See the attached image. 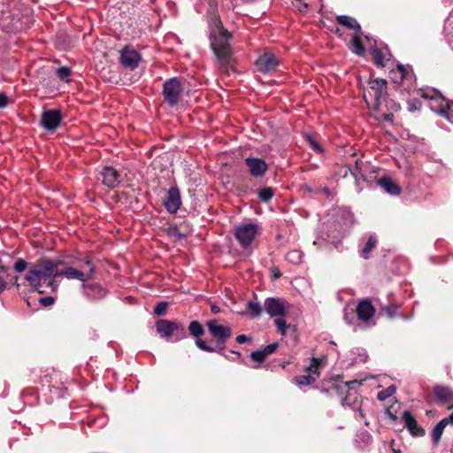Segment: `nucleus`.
<instances>
[{
    "label": "nucleus",
    "mask_w": 453,
    "mask_h": 453,
    "mask_svg": "<svg viewBox=\"0 0 453 453\" xmlns=\"http://www.w3.org/2000/svg\"><path fill=\"white\" fill-rule=\"evenodd\" d=\"M336 21L349 28L353 29L356 32V35L352 37L350 41V49L351 50L358 56H364L365 54V46L363 42V38L369 42L370 39L368 36L364 35L361 32V27L358 22L352 17L347 15H339L336 17Z\"/></svg>",
    "instance_id": "20e7f679"
},
{
    "label": "nucleus",
    "mask_w": 453,
    "mask_h": 453,
    "mask_svg": "<svg viewBox=\"0 0 453 453\" xmlns=\"http://www.w3.org/2000/svg\"><path fill=\"white\" fill-rule=\"evenodd\" d=\"M25 279L29 282V285L33 288L34 290L42 293V278L35 265L32 268L29 269L26 274Z\"/></svg>",
    "instance_id": "412c9836"
},
{
    "label": "nucleus",
    "mask_w": 453,
    "mask_h": 453,
    "mask_svg": "<svg viewBox=\"0 0 453 453\" xmlns=\"http://www.w3.org/2000/svg\"><path fill=\"white\" fill-rule=\"evenodd\" d=\"M277 348H278V343L273 342V343L268 344L262 349L265 352V357H267L268 355L273 353L277 349Z\"/></svg>",
    "instance_id": "ea45409f"
},
{
    "label": "nucleus",
    "mask_w": 453,
    "mask_h": 453,
    "mask_svg": "<svg viewBox=\"0 0 453 453\" xmlns=\"http://www.w3.org/2000/svg\"><path fill=\"white\" fill-rule=\"evenodd\" d=\"M382 310L389 318H394L396 315L397 306H395V305L386 306Z\"/></svg>",
    "instance_id": "58836bf2"
},
{
    "label": "nucleus",
    "mask_w": 453,
    "mask_h": 453,
    "mask_svg": "<svg viewBox=\"0 0 453 453\" xmlns=\"http://www.w3.org/2000/svg\"><path fill=\"white\" fill-rule=\"evenodd\" d=\"M2 272H5V268L4 266L1 267Z\"/></svg>",
    "instance_id": "4d7b16f0"
},
{
    "label": "nucleus",
    "mask_w": 453,
    "mask_h": 453,
    "mask_svg": "<svg viewBox=\"0 0 453 453\" xmlns=\"http://www.w3.org/2000/svg\"><path fill=\"white\" fill-rule=\"evenodd\" d=\"M280 275V273H274V277H275V278L279 277Z\"/></svg>",
    "instance_id": "6e6d98bb"
},
{
    "label": "nucleus",
    "mask_w": 453,
    "mask_h": 453,
    "mask_svg": "<svg viewBox=\"0 0 453 453\" xmlns=\"http://www.w3.org/2000/svg\"><path fill=\"white\" fill-rule=\"evenodd\" d=\"M181 204L180 190L177 187H171L167 192V196L164 201V205L168 212L175 213Z\"/></svg>",
    "instance_id": "f3484780"
},
{
    "label": "nucleus",
    "mask_w": 453,
    "mask_h": 453,
    "mask_svg": "<svg viewBox=\"0 0 453 453\" xmlns=\"http://www.w3.org/2000/svg\"><path fill=\"white\" fill-rule=\"evenodd\" d=\"M85 265L88 267L87 271H81L72 266H63L60 269L59 276H64L68 280H78L82 283L88 280L93 279L96 273L95 266L92 265L89 259L85 261Z\"/></svg>",
    "instance_id": "6e6552de"
},
{
    "label": "nucleus",
    "mask_w": 453,
    "mask_h": 453,
    "mask_svg": "<svg viewBox=\"0 0 453 453\" xmlns=\"http://www.w3.org/2000/svg\"><path fill=\"white\" fill-rule=\"evenodd\" d=\"M393 119V115L392 114H387L385 115V120L387 121H391Z\"/></svg>",
    "instance_id": "603ef678"
},
{
    "label": "nucleus",
    "mask_w": 453,
    "mask_h": 453,
    "mask_svg": "<svg viewBox=\"0 0 453 453\" xmlns=\"http://www.w3.org/2000/svg\"><path fill=\"white\" fill-rule=\"evenodd\" d=\"M182 87L178 78H171L163 84V96L165 103L170 106L176 105L182 93Z\"/></svg>",
    "instance_id": "1a4fd4ad"
},
{
    "label": "nucleus",
    "mask_w": 453,
    "mask_h": 453,
    "mask_svg": "<svg viewBox=\"0 0 453 453\" xmlns=\"http://www.w3.org/2000/svg\"><path fill=\"white\" fill-rule=\"evenodd\" d=\"M434 395L436 400L442 403H449L453 401V391L450 388L446 386H435Z\"/></svg>",
    "instance_id": "aec40b11"
},
{
    "label": "nucleus",
    "mask_w": 453,
    "mask_h": 453,
    "mask_svg": "<svg viewBox=\"0 0 453 453\" xmlns=\"http://www.w3.org/2000/svg\"><path fill=\"white\" fill-rule=\"evenodd\" d=\"M188 331L190 334L199 337L203 334L204 331L203 326L198 321H192L188 326Z\"/></svg>",
    "instance_id": "c85d7f7f"
},
{
    "label": "nucleus",
    "mask_w": 453,
    "mask_h": 453,
    "mask_svg": "<svg viewBox=\"0 0 453 453\" xmlns=\"http://www.w3.org/2000/svg\"><path fill=\"white\" fill-rule=\"evenodd\" d=\"M6 288V282L3 277L0 276V292L4 291Z\"/></svg>",
    "instance_id": "de8ad7c7"
},
{
    "label": "nucleus",
    "mask_w": 453,
    "mask_h": 453,
    "mask_svg": "<svg viewBox=\"0 0 453 453\" xmlns=\"http://www.w3.org/2000/svg\"><path fill=\"white\" fill-rule=\"evenodd\" d=\"M397 69L401 73V78L403 79L405 76V72H406L405 67L403 65L398 64Z\"/></svg>",
    "instance_id": "49530a36"
},
{
    "label": "nucleus",
    "mask_w": 453,
    "mask_h": 453,
    "mask_svg": "<svg viewBox=\"0 0 453 453\" xmlns=\"http://www.w3.org/2000/svg\"><path fill=\"white\" fill-rule=\"evenodd\" d=\"M378 184L389 195L398 196L401 193V188L389 178L383 177L379 179Z\"/></svg>",
    "instance_id": "5701e85b"
},
{
    "label": "nucleus",
    "mask_w": 453,
    "mask_h": 453,
    "mask_svg": "<svg viewBox=\"0 0 453 453\" xmlns=\"http://www.w3.org/2000/svg\"><path fill=\"white\" fill-rule=\"evenodd\" d=\"M255 65L258 72L271 74L277 71L280 61L272 52H265L258 57Z\"/></svg>",
    "instance_id": "9b49d317"
},
{
    "label": "nucleus",
    "mask_w": 453,
    "mask_h": 453,
    "mask_svg": "<svg viewBox=\"0 0 453 453\" xmlns=\"http://www.w3.org/2000/svg\"><path fill=\"white\" fill-rule=\"evenodd\" d=\"M419 95L430 100L431 110L440 113L441 116L453 122V101L446 100L439 91L428 89L426 91L420 89Z\"/></svg>",
    "instance_id": "7ed1b4c3"
},
{
    "label": "nucleus",
    "mask_w": 453,
    "mask_h": 453,
    "mask_svg": "<svg viewBox=\"0 0 453 453\" xmlns=\"http://www.w3.org/2000/svg\"><path fill=\"white\" fill-rule=\"evenodd\" d=\"M395 392V388L394 386H389L384 390H381L378 393V399L380 401L386 400L388 397L394 395Z\"/></svg>",
    "instance_id": "2f4dec72"
},
{
    "label": "nucleus",
    "mask_w": 453,
    "mask_h": 453,
    "mask_svg": "<svg viewBox=\"0 0 453 453\" xmlns=\"http://www.w3.org/2000/svg\"><path fill=\"white\" fill-rule=\"evenodd\" d=\"M247 311L252 318H258L262 313V308L257 302L250 301L247 303Z\"/></svg>",
    "instance_id": "a878e982"
},
{
    "label": "nucleus",
    "mask_w": 453,
    "mask_h": 453,
    "mask_svg": "<svg viewBox=\"0 0 453 453\" xmlns=\"http://www.w3.org/2000/svg\"><path fill=\"white\" fill-rule=\"evenodd\" d=\"M376 243H377V240H376L375 236L371 235L368 238L365 247L361 250L362 257H364L365 259L369 258L370 253L375 248Z\"/></svg>",
    "instance_id": "393cba45"
},
{
    "label": "nucleus",
    "mask_w": 453,
    "mask_h": 453,
    "mask_svg": "<svg viewBox=\"0 0 453 453\" xmlns=\"http://www.w3.org/2000/svg\"><path fill=\"white\" fill-rule=\"evenodd\" d=\"M250 357L252 358V360L258 362V363L263 362L266 358L263 349H257V350L253 351L250 354Z\"/></svg>",
    "instance_id": "f704fd0d"
},
{
    "label": "nucleus",
    "mask_w": 453,
    "mask_h": 453,
    "mask_svg": "<svg viewBox=\"0 0 453 453\" xmlns=\"http://www.w3.org/2000/svg\"><path fill=\"white\" fill-rule=\"evenodd\" d=\"M236 342L240 344H242V343H245L247 342H250L251 341V338L245 335V334H240L236 337Z\"/></svg>",
    "instance_id": "c03bdc74"
},
{
    "label": "nucleus",
    "mask_w": 453,
    "mask_h": 453,
    "mask_svg": "<svg viewBox=\"0 0 453 453\" xmlns=\"http://www.w3.org/2000/svg\"><path fill=\"white\" fill-rule=\"evenodd\" d=\"M417 109H418V107H417L415 104H410L409 110H410L411 111H415V110H417Z\"/></svg>",
    "instance_id": "864d4df0"
},
{
    "label": "nucleus",
    "mask_w": 453,
    "mask_h": 453,
    "mask_svg": "<svg viewBox=\"0 0 453 453\" xmlns=\"http://www.w3.org/2000/svg\"><path fill=\"white\" fill-rule=\"evenodd\" d=\"M295 382L297 385L307 386L315 382V378L311 374L300 375L294 378Z\"/></svg>",
    "instance_id": "c756f323"
},
{
    "label": "nucleus",
    "mask_w": 453,
    "mask_h": 453,
    "mask_svg": "<svg viewBox=\"0 0 453 453\" xmlns=\"http://www.w3.org/2000/svg\"><path fill=\"white\" fill-rule=\"evenodd\" d=\"M9 99L4 92L0 93V109L4 108L8 105Z\"/></svg>",
    "instance_id": "37998d69"
},
{
    "label": "nucleus",
    "mask_w": 453,
    "mask_h": 453,
    "mask_svg": "<svg viewBox=\"0 0 453 453\" xmlns=\"http://www.w3.org/2000/svg\"><path fill=\"white\" fill-rule=\"evenodd\" d=\"M319 365H320V361L317 358H312L310 365L307 367V371L310 373H313V374L318 373Z\"/></svg>",
    "instance_id": "e433bc0d"
},
{
    "label": "nucleus",
    "mask_w": 453,
    "mask_h": 453,
    "mask_svg": "<svg viewBox=\"0 0 453 453\" xmlns=\"http://www.w3.org/2000/svg\"><path fill=\"white\" fill-rule=\"evenodd\" d=\"M48 285L52 288V290H55L58 288V285L55 284L54 280H50Z\"/></svg>",
    "instance_id": "09e8293b"
},
{
    "label": "nucleus",
    "mask_w": 453,
    "mask_h": 453,
    "mask_svg": "<svg viewBox=\"0 0 453 453\" xmlns=\"http://www.w3.org/2000/svg\"><path fill=\"white\" fill-rule=\"evenodd\" d=\"M58 78L64 82H70L71 69L67 66H60L56 70Z\"/></svg>",
    "instance_id": "bb28decb"
},
{
    "label": "nucleus",
    "mask_w": 453,
    "mask_h": 453,
    "mask_svg": "<svg viewBox=\"0 0 453 453\" xmlns=\"http://www.w3.org/2000/svg\"><path fill=\"white\" fill-rule=\"evenodd\" d=\"M447 426L446 419H441L433 429L432 431V441L434 444H437L443 434L444 428Z\"/></svg>",
    "instance_id": "b1692460"
},
{
    "label": "nucleus",
    "mask_w": 453,
    "mask_h": 453,
    "mask_svg": "<svg viewBox=\"0 0 453 453\" xmlns=\"http://www.w3.org/2000/svg\"><path fill=\"white\" fill-rule=\"evenodd\" d=\"M372 55L373 57L374 64L378 67H383L384 66L383 61H384L385 56L376 48L372 49Z\"/></svg>",
    "instance_id": "7c9ffc66"
},
{
    "label": "nucleus",
    "mask_w": 453,
    "mask_h": 453,
    "mask_svg": "<svg viewBox=\"0 0 453 453\" xmlns=\"http://www.w3.org/2000/svg\"><path fill=\"white\" fill-rule=\"evenodd\" d=\"M257 234L258 226L255 223L242 224L234 229V236L243 249L250 247Z\"/></svg>",
    "instance_id": "0eeeda50"
},
{
    "label": "nucleus",
    "mask_w": 453,
    "mask_h": 453,
    "mask_svg": "<svg viewBox=\"0 0 453 453\" xmlns=\"http://www.w3.org/2000/svg\"><path fill=\"white\" fill-rule=\"evenodd\" d=\"M273 195H274V192L272 188L266 187V188H263L257 191L258 198L263 203H266L269 200H271L272 197L273 196Z\"/></svg>",
    "instance_id": "cd10ccee"
},
{
    "label": "nucleus",
    "mask_w": 453,
    "mask_h": 453,
    "mask_svg": "<svg viewBox=\"0 0 453 453\" xmlns=\"http://www.w3.org/2000/svg\"><path fill=\"white\" fill-rule=\"evenodd\" d=\"M403 420L404 422L405 426L412 434L421 435L424 433L423 429L418 427L415 418L409 411L403 412Z\"/></svg>",
    "instance_id": "4be33fe9"
},
{
    "label": "nucleus",
    "mask_w": 453,
    "mask_h": 453,
    "mask_svg": "<svg viewBox=\"0 0 453 453\" xmlns=\"http://www.w3.org/2000/svg\"><path fill=\"white\" fill-rule=\"evenodd\" d=\"M444 419H446L447 425L448 424L453 425V412L449 416V418H445Z\"/></svg>",
    "instance_id": "8fccbe9b"
},
{
    "label": "nucleus",
    "mask_w": 453,
    "mask_h": 453,
    "mask_svg": "<svg viewBox=\"0 0 453 453\" xmlns=\"http://www.w3.org/2000/svg\"><path fill=\"white\" fill-rule=\"evenodd\" d=\"M287 259L292 263L298 264L302 261V255L298 250H292L286 256Z\"/></svg>",
    "instance_id": "473e14b6"
},
{
    "label": "nucleus",
    "mask_w": 453,
    "mask_h": 453,
    "mask_svg": "<svg viewBox=\"0 0 453 453\" xmlns=\"http://www.w3.org/2000/svg\"><path fill=\"white\" fill-rule=\"evenodd\" d=\"M39 302L43 305V306H50L54 303L55 300L52 296H46V297H42L39 299Z\"/></svg>",
    "instance_id": "79ce46f5"
},
{
    "label": "nucleus",
    "mask_w": 453,
    "mask_h": 453,
    "mask_svg": "<svg viewBox=\"0 0 453 453\" xmlns=\"http://www.w3.org/2000/svg\"><path fill=\"white\" fill-rule=\"evenodd\" d=\"M103 183L110 188H116L120 180L119 173L111 166H105L101 172Z\"/></svg>",
    "instance_id": "a211bd4d"
},
{
    "label": "nucleus",
    "mask_w": 453,
    "mask_h": 453,
    "mask_svg": "<svg viewBox=\"0 0 453 453\" xmlns=\"http://www.w3.org/2000/svg\"><path fill=\"white\" fill-rule=\"evenodd\" d=\"M62 122V115L58 110L44 111L42 114L41 125L47 131H55Z\"/></svg>",
    "instance_id": "2eb2a0df"
},
{
    "label": "nucleus",
    "mask_w": 453,
    "mask_h": 453,
    "mask_svg": "<svg viewBox=\"0 0 453 453\" xmlns=\"http://www.w3.org/2000/svg\"><path fill=\"white\" fill-rule=\"evenodd\" d=\"M387 95V81L383 79L372 80L364 90L363 97L366 104L371 107L379 106Z\"/></svg>",
    "instance_id": "39448f33"
},
{
    "label": "nucleus",
    "mask_w": 453,
    "mask_h": 453,
    "mask_svg": "<svg viewBox=\"0 0 453 453\" xmlns=\"http://www.w3.org/2000/svg\"><path fill=\"white\" fill-rule=\"evenodd\" d=\"M375 310L368 300H364L357 306V315L359 320L368 322L374 316Z\"/></svg>",
    "instance_id": "6ab92c4d"
},
{
    "label": "nucleus",
    "mask_w": 453,
    "mask_h": 453,
    "mask_svg": "<svg viewBox=\"0 0 453 453\" xmlns=\"http://www.w3.org/2000/svg\"><path fill=\"white\" fill-rule=\"evenodd\" d=\"M208 15L211 48L221 64H228L232 60V49L229 42L231 35L223 27L212 0L209 1Z\"/></svg>",
    "instance_id": "f257e3e1"
},
{
    "label": "nucleus",
    "mask_w": 453,
    "mask_h": 453,
    "mask_svg": "<svg viewBox=\"0 0 453 453\" xmlns=\"http://www.w3.org/2000/svg\"><path fill=\"white\" fill-rule=\"evenodd\" d=\"M231 354H232L231 357H226V358H228L230 360H237L241 357V353L238 351H231Z\"/></svg>",
    "instance_id": "a18cd8bd"
},
{
    "label": "nucleus",
    "mask_w": 453,
    "mask_h": 453,
    "mask_svg": "<svg viewBox=\"0 0 453 453\" xmlns=\"http://www.w3.org/2000/svg\"><path fill=\"white\" fill-rule=\"evenodd\" d=\"M35 267L42 278V280H46L48 278H56L59 277L60 266L65 265V263L62 260H58L57 262H53L50 259H43L38 263H36Z\"/></svg>",
    "instance_id": "9d476101"
},
{
    "label": "nucleus",
    "mask_w": 453,
    "mask_h": 453,
    "mask_svg": "<svg viewBox=\"0 0 453 453\" xmlns=\"http://www.w3.org/2000/svg\"><path fill=\"white\" fill-rule=\"evenodd\" d=\"M355 382H356V381L345 382V383H343V384H342V387H343L344 388H348L349 387V385H350V384H353V383H355ZM340 388H342V386H340Z\"/></svg>",
    "instance_id": "3c124183"
},
{
    "label": "nucleus",
    "mask_w": 453,
    "mask_h": 453,
    "mask_svg": "<svg viewBox=\"0 0 453 453\" xmlns=\"http://www.w3.org/2000/svg\"><path fill=\"white\" fill-rule=\"evenodd\" d=\"M245 165L249 169L250 174L255 178L264 176L268 169L265 161L258 157H247Z\"/></svg>",
    "instance_id": "dca6fc26"
},
{
    "label": "nucleus",
    "mask_w": 453,
    "mask_h": 453,
    "mask_svg": "<svg viewBox=\"0 0 453 453\" xmlns=\"http://www.w3.org/2000/svg\"><path fill=\"white\" fill-rule=\"evenodd\" d=\"M167 307L168 303L166 302H160L155 307L154 313L157 316H163L165 313Z\"/></svg>",
    "instance_id": "c9c22d12"
},
{
    "label": "nucleus",
    "mask_w": 453,
    "mask_h": 453,
    "mask_svg": "<svg viewBox=\"0 0 453 453\" xmlns=\"http://www.w3.org/2000/svg\"><path fill=\"white\" fill-rule=\"evenodd\" d=\"M211 311L213 312H219V308L218 306L212 305L211 306Z\"/></svg>",
    "instance_id": "5fc2aeb1"
},
{
    "label": "nucleus",
    "mask_w": 453,
    "mask_h": 453,
    "mask_svg": "<svg viewBox=\"0 0 453 453\" xmlns=\"http://www.w3.org/2000/svg\"><path fill=\"white\" fill-rule=\"evenodd\" d=\"M274 323L280 334L285 335L288 326L286 321L283 319V317H275Z\"/></svg>",
    "instance_id": "72a5a7b5"
},
{
    "label": "nucleus",
    "mask_w": 453,
    "mask_h": 453,
    "mask_svg": "<svg viewBox=\"0 0 453 453\" xmlns=\"http://www.w3.org/2000/svg\"><path fill=\"white\" fill-rule=\"evenodd\" d=\"M157 334L172 342H178L185 337V328L173 321L161 319L156 323Z\"/></svg>",
    "instance_id": "423d86ee"
},
{
    "label": "nucleus",
    "mask_w": 453,
    "mask_h": 453,
    "mask_svg": "<svg viewBox=\"0 0 453 453\" xmlns=\"http://www.w3.org/2000/svg\"><path fill=\"white\" fill-rule=\"evenodd\" d=\"M209 333L213 338L216 339L217 349L206 345L201 339H196V345L202 350L207 352H215L217 349L222 350L225 349L226 341L231 337L232 330L227 325L221 324L219 320H210L206 324Z\"/></svg>",
    "instance_id": "f03ea898"
},
{
    "label": "nucleus",
    "mask_w": 453,
    "mask_h": 453,
    "mask_svg": "<svg viewBox=\"0 0 453 453\" xmlns=\"http://www.w3.org/2000/svg\"><path fill=\"white\" fill-rule=\"evenodd\" d=\"M307 141L309 142V143H310L311 147L314 150H316V151H318V152H322V151H323V150H322L321 146H320V145L319 144V142H316L312 137L308 136V137H307Z\"/></svg>",
    "instance_id": "a19ab883"
},
{
    "label": "nucleus",
    "mask_w": 453,
    "mask_h": 453,
    "mask_svg": "<svg viewBox=\"0 0 453 453\" xmlns=\"http://www.w3.org/2000/svg\"><path fill=\"white\" fill-rule=\"evenodd\" d=\"M27 262L23 259H18L15 264H14V269L18 272V273H21L23 271L26 270L27 268Z\"/></svg>",
    "instance_id": "4c0bfd02"
},
{
    "label": "nucleus",
    "mask_w": 453,
    "mask_h": 453,
    "mask_svg": "<svg viewBox=\"0 0 453 453\" xmlns=\"http://www.w3.org/2000/svg\"><path fill=\"white\" fill-rule=\"evenodd\" d=\"M81 288L83 296L90 302L99 301L108 294L107 289L98 283L84 282L81 284Z\"/></svg>",
    "instance_id": "4468645a"
},
{
    "label": "nucleus",
    "mask_w": 453,
    "mask_h": 453,
    "mask_svg": "<svg viewBox=\"0 0 453 453\" xmlns=\"http://www.w3.org/2000/svg\"><path fill=\"white\" fill-rule=\"evenodd\" d=\"M141 60V55L133 47L127 46L120 50L119 61L126 68L134 70Z\"/></svg>",
    "instance_id": "ddd939ff"
},
{
    "label": "nucleus",
    "mask_w": 453,
    "mask_h": 453,
    "mask_svg": "<svg viewBox=\"0 0 453 453\" xmlns=\"http://www.w3.org/2000/svg\"><path fill=\"white\" fill-rule=\"evenodd\" d=\"M264 307L270 317H284L287 313L288 304L282 299L268 297L265 300Z\"/></svg>",
    "instance_id": "f8f14e48"
}]
</instances>
